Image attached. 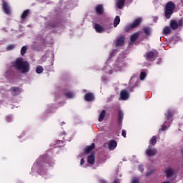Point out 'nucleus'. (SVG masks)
<instances>
[{"mask_svg":"<svg viewBox=\"0 0 183 183\" xmlns=\"http://www.w3.org/2000/svg\"><path fill=\"white\" fill-rule=\"evenodd\" d=\"M13 66L15 67L16 71H19L21 74H27V72H29V63L24 61L22 58H19L14 61Z\"/></svg>","mask_w":183,"mask_h":183,"instance_id":"1","label":"nucleus"},{"mask_svg":"<svg viewBox=\"0 0 183 183\" xmlns=\"http://www.w3.org/2000/svg\"><path fill=\"white\" fill-rule=\"evenodd\" d=\"M174 9H175V4L172 1H169L166 6L165 16L167 19L171 18L172 14H174Z\"/></svg>","mask_w":183,"mask_h":183,"instance_id":"2","label":"nucleus"},{"mask_svg":"<svg viewBox=\"0 0 183 183\" xmlns=\"http://www.w3.org/2000/svg\"><path fill=\"white\" fill-rule=\"evenodd\" d=\"M141 22H142V19L141 17L137 18L132 24L126 26L125 31H130V29L137 28V26H139V25H141Z\"/></svg>","mask_w":183,"mask_h":183,"instance_id":"3","label":"nucleus"},{"mask_svg":"<svg viewBox=\"0 0 183 183\" xmlns=\"http://www.w3.org/2000/svg\"><path fill=\"white\" fill-rule=\"evenodd\" d=\"M183 25V20L180 19L178 21L173 20L170 22V26L172 28V29H178V28H179V26H182Z\"/></svg>","mask_w":183,"mask_h":183,"instance_id":"4","label":"nucleus"},{"mask_svg":"<svg viewBox=\"0 0 183 183\" xmlns=\"http://www.w3.org/2000/svg\"><path fill=\"white\" fill-rule=\"evenodd\" d=\"M157 149L149 146L148 149L146 150V155H147V157H154V155H157Z\"/></svg>","mask_w":183,"mask_h":183,"instance_id":"5","label":"nucleus"},{"mask_svg":"<svg viewBox=\"0 0 183 183\" xmlns=\"http://www.w3.org/2000/svg\"><path fill=\"white\" fill-rule=\"evenodd\" d=\"M121 99L127 101L129 98V93L127 90H122L120 93Z\"/></svg>","mask_w":183,"mask_h":183,"instance_id":"6","label":"nucleus"},{"mask_svg":"<svg viewBox=\"0 0 183 183\" xmlns=\"http://www.w3.org/2000/svg\"><path fill=\"white\" fill-rule=\"evenodd\" d=\"M94 28L96 31H97L99 34H102V32H104L105 29L101 26V24H94Z\"/></svg>","mask_w":183,"mask_h":183,"instance_id":"7","label":"nucleus"},{"mask_svg":"<svg viewBox=\"0 0 183 183\" xmlns=\"http://www.w3.org/2000/svg\"><path fill=\"white\" fill-rule=\"evenodd\" d=\"M3 9L6 14H11V7L9 6V4L5 1H3Z\"/></svg>","mask_w":183,"mask_h":183,"instance_id":"8","label":"nucleus"},{"mask_svg":"<svg viewBox=\"0 0 183 183\" xmlns=\"http://www.w3.org/2000/svg\"><path fill=\"white\" fill-rule=\"evenodd\" d=\"M125 41V36H121L117 39L116 45L117 46H122L124 45V42Z\"/></svg>","mask_w":183,"mask_h":183,"instance_id":"9","label":"nucleus"},{"mask_svg":"<svg viewBox=\"0 0 183 183\" xmlns=\"http://www.w3.org/2000/svg\"><path fill=\"white\" fill-rule=\"evenodd\" d=\"M84 99L88 102H91V101H94V99H95V97H94V94L92 93H87L84 96Z\"/></svg>","mask_w":183,"mask_h":183,"instance_id":"10","label":"nucleus"},{"mask_svg":"<svg viewBox=\"0 0 183 183\" xmlns=\"http://www.w3.org/2000/svg\"><path fill=\"white\" fill-rule=\"evenodd\" d=\"M172 115H174V112L171 111V110H169L167 112V114H165V116L167 117V119L168 122V124H169V127L171 125V122H172V120H170L171 119V117H172Z\"/></svg>","mask_w":183,"mask_h":183,"instance_id":"11","label":"nucleus"},{"mask_svg":"<svg viewBox=\"0 0 183 183\" xmlns=\"http://www.w3.org/2000/svg\"><path fill=\"white\" fill-rule=\"evenodd\" d=\"M87 162L89 164H94L95 163V153H92L87 159Z\"/></svg>","mask_w":183,"mask_h":183,"instance_id":"12","label":"nucleus"},{"mask_svg":"<svg viewBox=\"0 0 183 183\" xmlns=\"http://www.w3.org/2000/svg\"><path fill=\"white\" fill-rule=\"evenodd\" d=\"M108 145H109L108 148L109 149H110V151H113V149L117 148V143L114 140L109 142Z\"/></svg>","mask_w":183,"mask_h":183,"instance_id":"13","label":"nucleus"},{"mask_svg":"<svg viewBox=\"0 0 183 183\" xmlns=\"http://www.w3.org/2000/svg\"><path fill=\"white\" fill-rule=\"evenodd\" d=\"M165 174L167 177V178H169L170 177H172L174 175V169L171 167H168L165 170Z\"/></svg>","mask_w":183,"mask_h":183,"instance_id":"14","label":"nucleus"},{"mask_svg":"<svg viewBox=\"0 0 183 183\" xmlns=\"http://www.w3.org/2000/svg\"><path fill=\"white\" fill-rule=\"evenodd\" d=\"M11 94L14 96L19 95L21 94V89L18 87H12L11 88Z\"/></svg>","mask_w":183,"mask_h":183,"instance_id":"15","label":"nucleus"},{"mask_svg":"<svg viewBox=\"0 0 183 183\" xmlns=\"http://www.w3.org/2000/svg\"><path fill=\"white\" fill-rule=\"evenodd\" d=\"M96 11L99 14V15H102L104 14V6L99 4L96 6Z\"/></svg>","mask_w":183,"mask_h":183,"instance_id":"16","label":"nucleus"},{"mask_svg":"<svg viewBox=\"0 0 183 183\" xmlns=\"http://www.w3.org/2000/svg\"><path fill=\"white\" fill-rule=\"evenodd\" d=\"M125 66V65L124 64V61L122 62H118L117 64V66L115 68L116 71H122L124 69V67Z\"/></svg>","mask_w":183,"mask_h":183,"instance_id":"17","label":"nucleus"},{"mask_svg":"<svg viewBox=\"0 0 183 183\" xmlns=\"http://www.w3.org/2000/svg\"><path fill=\"white\" fill-rule=\"evenodd\" d=\"M95 149V144H92L91 146H88L87 147H86L85 149V152H86V154H89V152H91V151H92V149Z\"/></svg>","mask_w":183,"mask_h":183,"instance_id":"18","label":"nucleus"},{"mask_svg":"<svg viewBox=\"0 0 183 183\" xmlns=\"http://www.w3.org/2000/svg\"><path fill=\"white\" fill-rule=\"evenodd\" d=\"M119 22H121V19L119 16H117L114 21V28H117L118 25H119Z\"/></svg>","mask_w":183,"mask_h":183,"instance_id":"19","label":"nucleus"},{"mask_svg":"<svg viewBox=\"0 0 183 183\" xmlns=\"http://www.w3.org/2000/svg\"><path fill=\"white\" fill-rule=\"evenodd\" d=\"M138 36H139V32L132 35L130 37V41H132V42H135V41L138 39Z\"/></svg>","mask_w":183,"mask_h":183,"instance_id":"20","label":"nucleus"},{"mask_svg":"<svg viewBox=\"0 0 183 183\" xmlns=\"http://www.w3.org/2000/svg\"><path fill=\"white\" fill-rule=\"evenodd\" d=\"M124 4H125V0H119L117 3V8H119V9H122V6H124Z\"/></svg>","mask_w":183,"mask_h":183,"instance_id":"21","label":"nucleus"},{"mask_svg":"<svg viewBox=\"0 0 183 183\" xmlns=\"http://www.w3.org/2000/svg\"><path fill=\"white\" fill-rule=\"evenodd\" d=\"M105 114H106V112L105 110H103L100 115H99V122H102L104 121V118H105Z\"/></svg>","mask_w":183,"mask_h":183,"instance_id":"22","label":"nucleus"},{"mask_svg":"<svg viewBox=\"0 0 183 183\" xmlns=\"http://www.w3.org/2000/svg\"><path fill=\"white\" fill-rule=\"evenodd\" d=\"M170 32H171V28H169V26H166L164 28L163 34L164 35H168V34H170Z\"/></svg>","mask_w":183,"mask_h":183,"instance_id":"23","label":"nucleus"},{"mask_svg":"<svg viewBox=\"0 0 183 183\" xmlns=\"http://www.w3.org/2000/svg\"><path fill=\"white\" fill-rule=\"evenodd\" d=\"M155 56V53L150 51L147 54V59H152Z\"/></svg>","mask_w":183,"mask_h":183,"instance_id":"24","label":"nucleus"},{"mask_svg":"<svg viewBox=\"0 0 183 183\" xmlns=\"http://www.w3.org/2000/svg\"><path fill=\"white\" fill-rule=\"evenodd\" d=\"M26 51H28V47L26 46H24L23 47H21V55H25Z\"/></svg>","mask_w":183,"mask_h":183,"instance_id":"25","label":"nucleus"},{"mask_svg":"<svg viewBox=\"0 0 183 183\" xmlns=\"http://www.w3.org/2000/svg\"><path fill=\"white\" fill-rule=\"evenodd\" d=\"M36 74H42L44 72V68L41 66H39L36 69Z\"/></svg>","mask_w":183,"mask_h":183,"instance_id":"26","label":"nucleus"},{"mask_svg":"<svg viewBox=\"0 0 183 183\" xmlns=\"http://www.w3.org/2000/svg\"><path fill=\"white\" fill-rule=\"evenodd\" d=\"M143 31L146 34V35H151V28L144 27L143 29Z\"/></svg>","mask_w":183,"mask_h":183,"instance_id":"27","label":"nucleus"},{"mask_svg":"<svg viewBox=\"0 0 183 183\" xmlns=\"http://www.w3.org/2000/svg\"><path fill=\"white\" fill-rule=\"evenodd\" d=\"M29 14V10H26L23 12L21 14V19H25L26 16H28V14Z\"/></svg>","mask_w":183,"mask_h":183,"instance_id":"28","label":"nucleus"},{"mask_svg":"<svg viewBox=\"0 0 183 183\" xmlns=\"http://www.w3.org/2000/svg\"><path fill=\"white\" fill-rule=\"evenodd\" d=\"M118 117H119V121L121 122V121H122L123 118H124V113L121 111L119 112L118 114Z\"/></svg>","mask_w":183,"mask_h":183,"instance_id":"29","label":"nucleus"},{"mask_svg":"<svg viewBox=\"0 0 183 183\" xmlns=\"http://www.w3.org/2000/svg\"><path fill=\"white\" fill-rule=\"evenodd\" d=\"M150 144H152V145H155V144H157V137L155 136H153L152 139L150 140Z\"/></svg>","mask_w":183,"mask_h":183,"instance_id":"30","label":"nucleus"},{"mask_svg":"<svg viewBox=\"0 0 183 183\" xmlns=\"http://www.w3.org/2000/svg\"><path fill=\"white\" fill-rule=\"evenodd\" d=\"M145 78H147V73L146 72H142L140 74V79L142 81H144L145 79Z\"/></svg>","mask_w":183,"mask_h":183,"instance_id":"31","label":"nucleus"},{"mask_svg":"<svg viewBox=\"0 0 183 183\" xmlns=\"http://www.w3.org/2000/svg\"><path fill=\"white\" fill-rule=\"evenodd\" d=\"M15 49V45L14 44H10L6 47L7 51H12V49Z\"/></svg>","mask_w":183,"mask_h":183,"instance_id":"32","label":"nucleus"},{"mask_svg":"<svg viewBox=\"0 0 183 183\" xmlns=\"http://www.w3.org/2000/svg\"><path fill=\"white\" fill-rule=\"evenodd\" d=\"M167 125H168V122H164V124L162 126V131H165L167 129Z\"/></svg>","mask_w":183,"mask_h":183,"instance_id":"33","label":"nucleus"},{"mask_svg":"<svg viewBox=\"0 0 183 183\" xmlns=\"http://www.w3.org/2000/svg\"><path fill=\"white\" fill-rule=\"evenodd\" d=\"M66 97L71 99V98H74V97H75V94H74V93L72 92H68L66 93Z\"/></svg>","mask_w":183,"mask_h":183,"instance_id":"34","label":"nucleus"},{"mask_svg":"<svg viewBox=\"0 0 183 183\" xmlns=\"http://www.w3.org/2000/svg\"><path fill=\"white\" fill-rule=\"evenodd\" d=\"M42 161H45V162H51V159L49 157H45L42 159Z\"/></svg>","mask_w":183,"mask_h":183,"instance_id":"35","label":"nucleus"},{"mask_svg":"<svg viewBox=\"0 0 183 183\" xmlns=\"http://www.w3.org/2000/svg\"><path fill=\"white\" fill-rule=\"evenodd\" d=\"M132 183H139V180L137 178L134 177L133 178Z\"/></svg>","mask_w":183,"mask_h":183,"instance_id":"36","label":"nucleus"},{"mask_svg":"<svg viewBox=\"0 0 183 183\" xmlns=\"http://www.w3.org/2000/svg\"><path fill=\"white\" fill-rule=\"evenodd\" d=\"M6 121H8V122H11L12 121V116H8L6 117Z\"/></svg>","mask_w":183,"mask_h":183,"instance_id":"37","label":"nucleus"},{"mask_svg":"<svg viewBox=\"0 0 183 183\" xmlns=\"http://www.w3.org/2000/svg\"><path fill=\"white\" fill-rule=\"evenodd\" d=\"M122 137H124V138H127V132H125V130H123L122 132Z\"/></svg>","mask_w":183,"mask_h":183,"instance_id":"38","label":"nucleus"},{"mask_svg":"<svg viewBox=\"0 0 183 183\" xmlns=\"http://www.w3.org/2000/svg\"><path fill=\"white\" fill-rule=\"evenodd\" d=\"M139 169L141 171V172H142V171H144V167L142 165H139Z\"/></svg>","mask_w":183,"mask_h":183,"instance_id":"39","label":"nucleus"},{"mask_svg":"<svg viewBox=\"0 0 183 183\" xmlns=\"http://www.w3.org/2000/svg\"><path fill=\"white\" fill-rule=\"evenodd\" d=\"M84 164H85V160H84V159H81L80 162V165H84Z\"/></svg>","mask_w":183,"mask_h":183,"instance_id":"40","label":"nucleus"},{"mask_svg":"<svg viewBox=\"0 0 183 183\" xmlns=\"http://www.w3.org/2000/svg\"><path fill=\"white\" fill-rule=\"evenodd\" d=\"M113 183H119V180H114Z\"/></svg>","mask_w":183,"mask_h":183,"instance_id":"41","label":"nucleus"},{"mask_svg":"<svg viewBox=\"0 0 183 183\" xmlns=\"http://www.w3.org/2000/svg\"><path fill=\"white\" fill-rule=\"evenodd\" d=\"M182 155H183V149H182Z\"/></svg>","mask_w":183,"mask_h":183,"instance_id":"42","label":"nucleus"},{"mask_svg":"<svg viewBox=\"0 0 183 183\" xmlns=\"http://www.w3.org/2000/svg\"><path fill=\"white\" fill-rule=\"evenodd\" d=\"M47 166H48V167H50L51 165H49V164H47Z\"/></svg>","mask_w":183,"mask_h":183,"instance_id":"43","label":"nucleus"},{"mask_svg":"<svg viewBox=\"0 0 183 183\" xmlns=\"http://www.w3.org/2000/svg\"><path fill=\"white\" fill-rule=\"evenodd\" d=\"M132 79H134V78H132L130 81H132Z\"/></svg>","mask_w":183,"mask_h":183,"instance_id":"44","label":"nucleus"},{"mask_svg":"<svg viewBox=\"0 0 183 183\" xmlns=\"http://www.w3.org/2000/svg\"><path fill=\"white\" fill-rule=\"evenodd\" d=\"M109 74H112V71H110Z\"/></svg>","mask_w":183,"mask_h":183,"instance_id":"45","label":"nucleus"},{"mask_svg":"<svg viewBox=\"0 0 183 183\" xmlns=\"http://www.w3.org/2000/svg\"><path fill=\"white\" fill-rule=\"evenodd\" d=\"M43 166L45 167V164H43Z\"/></svg>","mask_w":183,"mask_h":183,"instance_id":"46","label":"nucleus"}]
</instances>
